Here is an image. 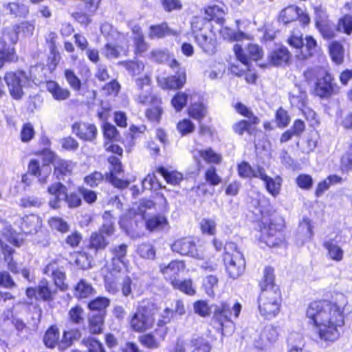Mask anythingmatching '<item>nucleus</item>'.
<instances>
[{
    "mask_svg": "<svg viewBox=\"0 0 352 352\" xmlns=\"http://www.w3.org/2000/svg\"><path fill=\"white\" fill-rule=\"evenodd\" d=\"M43 272L52 276L56 287H58L61 291L67 289L68 285L65 283V270L63 267H59L56 261H52L47 265L43 270Z\"/></svg>",
    "mask_w": 352,
    "mask_h": 352,
    "instance_id": "11",
    "label": "nucleus"
},
{
    "mask_svg": "<svg viewBox=\"0 0 352 352\" xmlns=\"http://www.w3.org/2000/svg\"><path fill=\"white\" fill-rule=\"evenodd\" d=\"M157 310V307L154 302L149 300H142L130 318L132 329L136 332H144L151 329L154 324Z\"/></svg>",
    "mask_w": 352,
    "mask_h": 352,
    "instance_id": "4",
    "label": "nucleus"
},
{
    "mask_svg": "<svg viewBox=\"0 0 352 352\" xmlns=\"http://www.w3.org/2000/svg\"><path fill=\"white\" fill-rule=\"evenodd\" d=\"M195 38L197 45L204 52L208 54L215 53L217 44L215 36L212 32L197 33Z\"/></svg>",
    "mask_w": 352,
    "mask_h": 352,
    "instance_id": "14",
    "label": "nucleus"
},
{
    "mask_svg": "<svg viewBox=\"0 0 352 352\" xmlns=\"http://www.w3.org/2000/svg\"><path fill=\"white\" fill-rule=\"evenodd\" d=\"M122 171V165L118 164L113 166L109 175L106 174V180L111 182L115 187L119 188H124L128 187L129 182L126 180H122L116 177V175L120 173Z\"/></svg>",
    "mask_w": 352,
    "mask_h": 352,
    "instance_id": "33",
    "label": "nucleus"
},
{
    "mask_svg": "<svg viewBox=\"0 0 352 352\" xmlns=\"http://www.w3.org/2000/svg\"><path fill=\"white\" fill-rule=\"evenodd\" d=\"M137 253L143 258L153 260L155 257V250L150 243L140 244L137 249Z\"/></svg>",
    "mask_w": 352,
    "mask_h": 352,
    "instance_id": "53",
    "label": "nucleus"
},
{
    "mask_svg": "<svg viewBox=\"0 0 352 352\" xmlns=\"http://www.w3.org/2000/svg\"><path fill=\"white\" fill-rule=\"evenodd\" d=\"M104 222L102 227L100 228L98 233L104 235L105 237H109L114 233V221H112V217L109 212L106 211L103 214Z\"/></svg>",
    "mask_w": 352,
    "mask_h": 352,
    "instance_id": "41",
    "label": "nucleus"
},
{
    "mask_svg": "<svg viewBox=\"0 0 352 352\" xmlns=\"http://www.w3.org/2000/svg\"><path fill=\"white\" fill-rule=\"evenodd\" d=\"M104 314H93L89 319V330L92 334H98L102 331L104 324Z\"/></svg>",
    "mask_w": 352,
    "mask_h": 352,
    "instance_id": "37",
    "label": "nucleus"
},
{
    "mask_svg": "<svg viewBox=\"0 0 352 352\" xmlns=\"http://www.w3.org/2000/svg\"><path fill=\"white\" fill-rule=\"evenodd\" d=\"M109 243V241L107 237L98 232H94L90 236L88 247L97 252L104 250Z\"/></svg>",
    "mask_w": 352,
    "mask_h": 352,
    "instance_id": "30",
    "label": "nucleus"
},
{
    "mask_svg": "<svg viewBox=\"0 0 352 352\" xmlns=\"http://www.w3.org/2000/svg\"><path fill=\"white\" fill-rule=\"evenodd\" d=\"M128 246L123 243L119 245H115L111 248V252L113 255L112 262L114 265L117 262L120 263L123 266H125L124 258L127 253Z\"/></svg>",
    "mask_w": 352,
    "mask_h": 352,
    "instance_id": "38",
    "label": "nucleus"
},
{
    "mask_svg": "<svg viewBox=\"0 0 352 352\" xmlns=\"http://www.w3.org/2000/svg\"><path fill=\"white\" fill-rule=\"evenodd\" d=\"M138 93L135 100L142 105H151L146 111V118L153 122H159L162 113V109L160 107L161 99L153 92L151 85V78L148 75L138 77L134 79Z\"/></svg>",
    "mask_w": 352,
    "mask_h": 352,
    "instance_id": "3",
    "label": "nucleus"
},
{
    "mask_svg": "<svg viewBox=\"0 0 352 352\" xmlns=\"http://www.w3.org/2000/svg\"><path fill=\"white\" fill-rule=\"evenodd\" d=\"M302 10L296 6H289L283 9L279 15V21L285 24L289 23L298 19Z\"/></svg>",
    "mask_w": 352,
    "mask_h": 352,
    "instance_id": "31",
    "label": "nucleus"
},
{
    "mask_svg": "<svg viewBox=\"0 0 352 352\" xmlns=\"http://www.w3.org/2000/svg\"><path fill=\"white\" fill-rule=\"evenodd\" d=\"M224 250L226 253L223 261L226 272L230 278H238L243 274L245 269L243 255L233 242L226 243Z\"/></svg>",
    "mask_w": 352,
    "mask_h": 352,
    "instance_id": "5",
    "label": "nucleus"
},
{
    "mask_svg": "<svg viewBox=\"0 0 352 352\" xmlns=\"http://www.w3.org/2000/svg\"><path fill=\"white\" fill-rule=\"evenodd\" d=\"M64 76L67 82L74 91H79L80 90L82 86L81 80L73 70L69 69H65Z\"/></svg>",
    "mask_w": 352,
    "mask_h": 352,
    "instance_id": "47",
    "label": "nucleus"
},
{
    "mask_svg": "<svg viewBox=\"0 0 352 352\" xmlns=\"http://www.w3.org/2000/svg\"><path fill=\"white\" fill-rule=\"evenodd\" d=\"M47 191L54 196V198L50 199L49 203L50 206L53 208H59L60 203L62 201H65L69 208H76L81 205L82 200L80 196L74 192L67 195V188L60 182L50 186Z\"/></svg>",
    "mask_w": 352,
    "mask_h": 352,
    "instance_id": "6",
    "label": "nucleus"
},
{
    "mask_svg": "<svg viewBox=\"0 0 352 352\" xmlns=\"http://www.w3.org/2000/svg\"><path fill=\"white\" fill-rule=\"evenodd\" d=\"M258 124H253L249 120H242L235 123L232 126L234 133L239 135H243L245 132L252 135L254 133L255 126Z\"/></svg>",
    "mask_w": 352,
    "mask_h": 352,
    "instance_id": "35",
    "label": "nucleus"
},
{
    "mask_svg": "<svg viewBox=\"0 0 352 352\" xmlns=\"http://www.w3.org/2000/svg\"><path fill=\"white\" fill-rule=\"evenodd\" d=\"M307 96L305 91L296 87L289 93V102L292 106L302 110L307 105Z\"/></svg>",
    "mask_w": 352,
    "mask_h": 352,
    "instance_id": "26",
    "label": "nucleus"
},
{
    "mask_svg": "<svg viewBox=\"0 0 352 352\" xmlns=\"http://www.w3.org/2000/svg\"><path fill=\"white\" fill-rule=\"evenodd\" d=\"M325 70L320 67H315L313 68H309L307 69L304 72V76L305 78L306 81L309 84L314 85L315 82L318 80V79L321 77L324 74Z\"/></svg>",
    "mask_w": 352,
    "mask_h": 352,
    "instance_id": "51",
    "label": "nucleus"
},
{
    "mask_svg": "<svg viewBox=\"0 0 352 352\" xmlns=\"http://www.w3.org/2000/svg\"><path fill=\"white\" fill-rule=\"evenodd\" d=\"M50 160L54 167V174L58 179L60 177L69 175L73 170L74 164L71 161H67L61 159L54 153H50Z\"/></svg>",
    "mask_w": 352,
    "mask_h": 352,
    "instance_id": "16",
    "label": "nucleus"
},
{
    "mask_svg": "<svg viewBox=\"0 0 352 352\" xmlns=\"http://www.w3.org/2000/svg\"><path fill=\"white\" fill-rule=\"evenodd\" d=\"M282 181L280 177L278 176L275 178H272L268 176L263 182L267 191L275 197L280 194Z\"/></svg>",
    "mask_w": 352,
    "mask_h": 352,
    "instance_id": "36",
    "label": "nucleus"
},
{
    "mask_svg": "<svg viewBox=\"0 0 352 352\" xmlns=\"http://www.w3.org/2000/svg\"><path fill=\"white\" fill-rule=\"evenodd\" d=\"M72 132L78 138L87 142L94 141L98 134L96 126L87 122H75L72 125Z\"/></svg>",
    "mask_w": 352,
    "mask_h": 352,
    "instance_id": "12",
    "label": "nucleus"
},
{
    "mask_svg": "<svg viewBox=\"0 0 352 352\" xmlns=\"http://www.w3.org/2000/svg\"><path fill=\"white\" fill-rule=\"evenodd\" d=\"M324 247L328 250L330 258L336 261H340L343 258V250L333 241H329L324 243Z\"/></svg>",
    "mask_w": 352,
    "mask_h": 352,
    "instance_id": "44",
    "label": "nucleus"
},
{
    "mask_svg": "<svg viewBox=\"0 0 352 352\" xmlns=\"http://www.w3.org/2000/svg\"><path fill=\"white\" fill-rule=\"evenodd\" d=\"M311 220L309 218H303L300 221L296 234V243L297 245H302L313 236Z\"/></svg>",
    "mask_w": 352,
    "mask_h": 352,
    "instance_id": "19",
    "label": "nucleus"
},
{
    "mask_svg": "<svg viewBox=\"0 0 352 352\" xmlns=\"http://www.w3.org/2000/svg\"><path fill=\"white\" fill-rule=\"evenodd\" d=\"M200 227L203 233L214 235L216 232V223L212 219H203L200 222Z\"/></svg>",
    "mask_w": 352,
    "mask_h": 352,
    "instance_id": "63",
    "label": "nucleus"
},
{
    "mask_svg": "<svg viewBox=\"0 0 352 352\" xmlns=\"http://www.w3.org/2000/svg\"><path fill=\"white\" fill-rule=\"evenodd\" d=\"M338 30L343 32L349 35L352 32V16L350 14H345L340 19L338 25Z\"/></svg>",
    "mask_w": 352,
    "mask_h": 352,
    "instance_id": "56",
    "label": "nucleus"
},
{
    "mask_svg": "<svg viewBox=\"0 0 352 352\" xmlns=\"http://www.w3.org/2000/svg\"><path fill=\"white\" fill-rule=\"evenodd\" d=\"M82 343L87 347L88 352H104L102 344L93 338L83 339Z\"/></svg>",
    "mask_w": 352,
    "mask_h": 352,
    "instance_id": "58",
    "label": "nucleus"
},
{
    "mask_svg": "<svg viewBox=\"0 0 352 352\" xmlns=\"http://www.w3.org/2000/svg\"><path fill=\"white\" fill-rule=\"evenodd\" d=\"M241 310V305L238 302L232 305L227 302H222L219 305L215 307L214 316L223 327V322L231 321L232 316L235 318H238Z\"/></svg>",
    "mask_w": 352,
    "mask_h": 352,
    "instance_id": "9",
    "label": "nucleus"
},
{
    "mask_svg": "<svg viewBox=\"0 0 352 352\" xmlns=\"http://www.w3.org/2000/svg\"><path fill=\"white\" fill-rule=\"evenodd\" d=\"M46 88L53 98L57 101L66 100L71 96V92L67 88L61 87L57 82L54 80L48 81Z\"/></svg>",
    "mask_w": 352,
    "mask_h": 352,
    "instance_id": "21",
    "label": "nucleus"
},
{
    "mask_svg": "<svg viewBox=\"0 0 352 352\" xmlns=\"http://www.w3.org/2000/svg\"><path fill=\"white\" fill-rule=\"evenodd\" d=\"M174 317L173 309L166 307L160 313V318L157 320V324L158 327H163L170 323Z\"/></svg>",
    "mask_w": 352,
    "mask_h": 352,
    "instance_id": "59",
    "label": "nucleus"
},
{
    "mask_svg": "<svg viewBox=\"0 0 352 352\" xmlns=\"http://www.w3.org/2000/svg\"><path fill=\"white\" fill-rule=\"evenodd\" d=\"M103 134L105 138L109 140H119L120 136L117 129L109 122L103 124Z\"/></svg>",
    "mask_w": 352,
    "mask_h": 352,
    "instance_id": "57",
    "label": "nucleus"
},
{
    "mask_svg": "<svg viewBox=\"0 0 352 352\" xmlns=\"http://www.w3.org/2000/svg\"><path fill=\"white\" fill-rule=\"evenodd\" d=\"M306 316L320 342L329 344L338 339L344 324L341 306L327 300L314 301L309 304Z\"/></svg>",
    "mask_w": 352,
    "mask_h": 352,
    "instance_id": "1",
    "label": "nucleus"
},
{
    "mask_svg": "<svg viewBox=\"0 0 352 352\" xmlns=\"http://www.w3.org/2000/svg\"><path fill=\"white\" fill-rule=\"evenodd\" d=\"M157 171L164 177L167 183L172 185H177L183 179L182 174L177 171H168L164 167H160Z\"/></svg>",
    "mask_w": 352,
    "mask_h": 352,
    "instance_id": "40",
    "label": "nucleus"
},
{
    "mask_svg": "<svg viewBox=\"0 0 352 352\" xmlns=\"http://www.w3.org/2000/svg\"><path fill=\"white\" fill-rule=\"evenodd\" d=\"M56 294V289L54 288L47 280L43 278L39 282L37 286L38 299L44 301H51L54 299Z\"/></svg>",
    "mask_w": 352,
    "mask_h": 352,
    "instance_id": "22",
    "label": "nucleus"
},
{
    "mask_svg": "<svg viewBox=\"0 0 352 352\" xmlns=\"http://www.w3.org/2000/svg\"><path fill=\"white\" fill-rule=\"evenodd\" d=\"M278 336L277 327L272 324L267 325L261 331L258 340H255L254 345L256 348L263 349L275 342L278 340Z\"/></svg>",
    "mask_w": 352,
    "mask_h": 352,
    "instance_id": "15",
    "label": "nucleus"
},
{
    "mask_svg": "<svg viewBox=\"0 0 352 352\" xmlns=\"http://www.w3.org/2000/svg\"><path fill=\"white\" fill-rule=\"evenodd\" d=\"M42 204V199L35 195H25L19 202V205L25 208H39Z\"/></svg>",
    "mask_w": 352,
    "mask_h": 352,
    "instance_id": "49",
    "label": "nucleus"
},
{
    "mask_svg": "<svg viewBox=\"0 0 352 352\" xmlns=\"http://www.w3.org/2000/svg\"><path fill=\"white\" fill-rule=\"evenodd\" d=\"M110 305V300L105 297H98L88 303V308L91 311H98L99 313L104 314L105 316V309Z\"/></svg>",
    "mask_w": 352,
    "mask_h": 352,
    "instance_id": "42",
    "label": "nucleus"
},
{
    "mask_svg": "<svg viewBox=\"0 0 352 352\" xmlns=\"http://www.w3.org/2000/svg\"><path fill=\"white\" fill-rule=\"evenodd\" d=\"M95 292L91 285L84 279H81L74 288V296L78 298H86Z\"/></svg>",
    "mask_w": 352,
    "mask_h": 352,
    "instance_id": "32",
    "label": "nucleus"
},
{
    "mask_svg": "<svg viewBox=\"0 0 352 352\" xmlns=\"http://www.w3.org/2000/svg\"><path fill=\"white\" fill-rule=\"evenodd\" d=\"M261 232L265 243L270 247L280 245L284 240L282 233L283 227L280 220L270 219L269 221L263 217L261 220Z\"/></svg>",
    "mask_w": 352,
    "mask_h": 352,
    "instance_id": "7",
    "label": "nucleus"
},
{
    "mask_svg": "<svg viewBox=\"0 0 352 352\" xmlns=\"http://www.w3.org/2000/svg\"><path fill=\"white\" fill-rule=\"evenodd\" d=\"M83 312V309L79 306L72 307L69 311L70 321L75 324L82 322L84 320Z\"/></svg>",
    "mask_w": 352,
    "mask_h": 352,
    "instance_id": "62",
    "label": "nucleus"
},
{
    "mask_svg": "<svg viewBox=\"0 0 352 352\" xmlns=\"http://www.w3.org/2000/svg\"><path fill=\"white\" fill-rule=\"evenodd\" d=\"M60 340V333L56 327H50L43 337V342L48 348H54L55 346H58Z\"/></svg>",
    "mask_w": 352,
    "mask_h": 352,
    "instance_id": "34",
    "label": "nucleus"
},
{
    "mask_svg": "<svg viewBox=\"0 0 352 352\" xmlns=\"http://www.w3.org/2000/svg\"><path fill=\"white\" fill-rule=\"evenodd\" d=\"M234 107L238 113L246 117L252 123L258 124L260 122V119L254 114L250 109L243 103L237 102Z\"/></svg>",
    "mask_w": 352,
    "mask_h": 352,
    "instance_id": "45",
    "label": "nucleus"
},
{
    "mask_svg": "<svg viewBox=\"0 0 352 352\" xmlns=\"http://www.w3.org/2000/svg\"><path fill=\"white\" fill-rule=\"evenodd\" d=\"M185 269V264L182 261H173L168 265L161 264L160 270L164 276L165 278L172 280L177 278V276Z\"/></svg>",
    "mask_w": 352,
    "mask_h": 352,
    "instance_id": "18",
    "label": "nucleus"
},
{
    "mask_svg": "<svg viewBox=\"0 0 352 352\" xmlns=\"http://www.w3.org/2000/svg\"><path fill=\"white\" fill-rule=\"evenodd\" d=\"M128 46L107 43L101 50V53L108 59L118 58L122 55H126Z\"/></svg>",
    "mask_w": 352,
    "mask_h": 352,
    "instance_id": "23",
    "label": "nucleus"
},
{
    "mask_svg": "<svg viewBox=\"0 0 352 352\" xmlns=\"http://www.w3.org/2000/svg\"><path fill=\"white\" fill-rule=\"evenodd\" d=\"M81 333L78 329L65 331L63 337L58 342V349L65 351L80 338Z\"/></svg>",
    "mask_w": 352,
    "mask_h": 352,
    "instance_id": "25",
    "label": "nucleus"
},
{
    "mask_svg": "<svg viewBox=\"0 0 352 352\" xmlns=\"http://www.w3.org/2000/svg\"><path fill=\"white\" fill-rule=\"evenodd\" d=\"M204 286L208 296L214 295V289L218 287V279L215 276H207L204 280Z\"/></svg>",
    "mask_w": 352,
    "mask_h": 352,
    "instance_id": "60",
    "label": "nucleus"
},
{
    "mask_svg": "<svg viewBox=\"0 0 352 352\" xmlns=\"http://www.w3.org/2000/svg\"><path fill=\"white\" fill-rule=\"evenodd\" d=\"M171 285L175 289H177L188 295H193L195 292L190 280H185L182 281L179 279L174 278L172 280Z\"/></svg>",
    "mask_w": 352,
    "mask_h": 352,
    "instance_id": "46",
    "label": "nucleus"
},
{
    "mask_svg": "<svg viewBox=\"0 0 352 352\" xmlns=\"http://www.w3.org/2000/svg\"><path fill=\"white\" fill-rule=\"evenodd\" d=\"M191 343L192 352H210L211 350L208 342L202 338L192 340Z\"/></svg>",
    "mask_w": 352,
    "mask_h": 352,
    "instance_id": "61",
    "label": "nucleus"
},
{
    "mask_svg": "<svg viewBox=\"0 0 352 352\" xmlns=\"http://www.w3.org/2000/svg\"><path fill=\"white\" fill-rule=\"evenodd\" d=\"M4 80L9 89L10 95L16 100L23 96V88L29 83V78L23 71L7 72L4 76Z\"/></svg>",
    "mask_w": 352,
    "mask_h": 352,
    "instance_id": "8",
    "label": "nucleus"
},
{
    "mask_svg": "<svg viewBox=\"0 0 352 352\" xmlns=\"http://www.w3.org/2000/svg\"><path fill=\"white\" fill-rule=\"evenodd\" d=\"M104 179H106V175H104L100 172L94 171L85 177L84 182L89 187L95 188L100 184Z\"/></svg>",
    "mask_w": 352,
    "mask_h": 352,
    "instance_id": "52",
    "label": "nucleus"
},
{
    "mask_svg": "<svg viewBox=\"0 0 352 352\" xmlns=\"http://www.w3.org/2000/svg\"><path fill=\"white\" fill-rule=\"evenodd\" d=\"M158 85L164 89H180L186 82V77L184 71L179 72L177 76H171L167 78L158 77L157 78Z\"/></svg>",
    "mask_w": 352,
    "mask_h": 352,
    "instance_id": "17",
    "label": "nucleus"
},
{
    "mask_svg": "<svg viewBox=\"0 0 352 352\" xmlns=\"http://www.w3.org/2000/svg\"><path fill=\"white\" fill-rule=\"evenodd\" d=\"M227 7L221 3H211L205 8V14L208 20H216L218 23L224 22V16L227 12Z\"/></svg>",
    "mask_w": 352,
    "mask_h": 352,
    "instance_id": "20",
    "label": "nucleus"
},
{
    "mask_svg": "<svg viewBox=\"0 0 352 352\" xmlns=\"http://www.w3.org/2000/svg\"><path fill=\"white\" fill-rule=\"evenodd\" d=\"M322 74L315 82L314 92L320 98H327L332 94L333 90V78L326 71Z\"/></svg>",
    "mask_w": 352,
    "mask_h": 352,
    "instance_id": "13",
    "label": "nucleus"
},
{
    "mask_svg": "<svg viewBox=\"0 0 352 352\" xmlns=\"http://www.w3.org/2000/svg\"><path fill=\"white\" fill-rule=\"evenodd\" d=\"M18 57L15 52V49L12 46L5 45L0 50V62H15Z\"/></svg>",
    "mask_w": 352,
    "mask_h": 352,
    "instance_id": "48",
    "label": "nucleus"
},
{
    "mask_svg": "<svg viewBox=\"0 0 352 352\" xmlns=\"http://www.w3.org/2000/svg\"><path fill=\"white\" fill-rule=\"evenodd\" d=\"M274 269L266 267L263 272V278L260 282L261 293L258 299L260 314L265 319L275 318L280 311L281 294L278 288L275 287Z\"/></svg>",
    "mask_w": 352,
    "mask_h": 352,
    "instance_id": "2",
    "label": "nucleus"
},
{
    "mask_svg": "<svg viewBox=\"0 0 352 352\" xmlns=\"http://www.w3.org/2000/svg\"><path fill=\"white\" fill-rule=\"evenodd\" d=\"M48 223L52 229L63 233L67 232L69 230V226L67 223L60 217H52Z\"/></svg>",
    "mask_w": 352,
    "mask_h": 352,
    "instance_id": "55",
    "label": "nucleus"
},
{
    "mask_svg": "<svg viewBox=\"0 0 352 352\" xmlns=\"http://www.w3.org/2000/svg\"><path fill=\"white\" fill-rule=\"evenodd\" d=\"M168 224L166 217L161 214L153 216L146 219L145 222L146 229L151 232L164 230Z\"/></svg>",
    "mask_w": 352,
    "mask_h": 352,
    "instance_id": "29",
    "label": "nucleus"
},
{
    "mask_svg": "<svg viewBox=\"0 0 352 352\" xmlns=\"http://www.w3.org/2000/svg\"><path fill=\"white\" fill-rule=\"evenodd\" d=\"M205 179L212 186H217L221 182V179L217 174L216 168L214 166H210L208 168L205 173Z\"/></svg>",
    "mask_w": 352,
    "mask_h": 352,
    "instance_id": "64",
    "label": "nucleus"
},
{
    "mask_svg": "<svg viewBox=\"0 0 352 352\" xmlns=\"http://www.w3.org/2000/svg\"><path fill=\"white\" fill-rule=\"evenodd\" d=\"M40 226V219L35 214H30L23 217L21 225L23 232L28 234L36 232Z\"/></svg>",
    "mask_w": 352,
    "mask_h": 352,
    "instance_id": "28",
    "label": "nucleus"
},
{
    "mask_svg": "<svg viewBox=\"0 0 352 352\" xmlns=\"http://www.w3.org/2000/svg\"><path fill=\"white\" fill-rule=\"evenodd\" d=\"M177 30L170 29L166 23H162L160 25H151L149 28L148 36L151 39L161 38L166 36L177 35Z\"/></svg>",
    "mask_w": 352,
    "mask_h": 352,
    "instance_id": "24",
    "label": "nucleus"
},
{
    "mask_svg": "<svg viewBox=\"0 0 352 352\" xmlns=\"http://www.w3.org/2000/svg\"><path fill=\"white\" fill-rule=\"evenodd\" d=\"M289 58L290 53L285 47L272 51L268 56L270 62L276 66L287 63Z\"/></svg>",
    "mask_w": 352,
    "mask_h": 352,
    "instance_id": "27",
    "label": "nucleus"
},
{
    "mask_svg": "<svg viewBox=\"0 0 352 352\" xmlns=\"http://www.w3.org/2000/svg\"><path fill=\"white\" fill-rule=\"evenodd\" d=\"M329 52L333 61L336 64H341L343 62L344 48L341 43L338 41L331 43Z\"/></svg>",
    "mask_w": 352,
    "mask_h": 352,
    "instance_id": "43",
    "label": "nucleus"
},
{
    "mask_svg": "<svg viewBox=\"0 0 352 352\" xmlns=\"http://www.w3.org/2000/svg\"><path fill=\"white\" fill-rule=\"evenodd\" d=\"M198 155L199 157L208 164H218L222 160L221 155L216 153L211 148L198 151Z\"/></svg>",
    "mask_w": 352,
    "mask_h": 352,
    "instance_id": "39",
    "label": "nucleus"
},
{
    "mask_svg": "<svg viewBox=\"0 0 352 352\" xmlns=\"http://www.w3.org/2000/svg\"><path fill=\"white\" fill-rule=\"evenodd\" d=\"M171 250L181 255L190 256L197 259L204 257L203 253L196 248L195 243L187 238L175 241L171 245Z\"/></svg>",
    "mask_w": 352,
    "mask_h": 352,
    "instance_id": "10",
    "label": "nucleus"
},
{
    "mask_svg": "<svg viewBox=\"0 0 352 352\" xmlns=\"http://www.w3.org/2000/svg\"><path fill=\"white\" fill-rule=\"evenodd\" d=\"M10 14H13L15 16H25L28 13V9L24 4H20L19 3H9L6 6Z\"/></svg>",
    "mask_w": 352,
    "mask_h": 352,
    "instance_id": "54",
    "label": "nucleus"
},
{
    "mask_svg": "<svg viewBox=\"0 0 352 352\" xmlns=\"http://www.w3.org/2000/svg\"><path fill=\"white\" fill-rule=\"evenodd\" d=\"M120 64L133 76L140 75L144 69V65L141 61H124Z\"/></svg>",
    "mask_w": 352,
    "mask_h": 352,
    "instance_id": "50",
    "label": "nucleus"
}]
</instances>
